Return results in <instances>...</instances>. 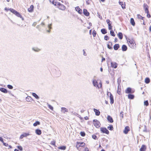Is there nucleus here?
<instances>
[{"instance_id": "f257e3e1", "label": "nucleus", "mask_w": 151, "mask_h": 151, "mask_svg": "<svg viewBox=\"0 0 151 151\" xmlns=\"http://www.w3.org/2000/svg\"><path fill=\"white\" fill-rule=\"evenodd\" d=\"M127 41L129 47L132 48H134V46L136 45V44L135 43L134 40L132 39H128L127 40Z\"/></svg>"}, {"instance_id": "f03ea898", "label": "nucleus", "mask_w": 151, "mask_h": 151, "mask_svg": "<svg viewBox=\"0 0 151 151\" xmlns=\"http://www.w3.org/2000/svg\"><path fill=\"white\" fill-rule=\"evenodd\" d=\"M11 12L15 14L17 17H20L22 20H24L23 18L19 12L14 9H11Z\"/></svg>"}, {"instance_id": "7ed1b4c3", "label": "nucleus", "mask_w": 151, "mask_h": 151, "mask_svg": "<svg viewBox=\"0 0 151 151\" xmlns=\"http://www.w3.org/2000/svg\"><path fill=\"white\" fill-rule=\"evenodd\" d=\"M57 3V4L56 6L60 9L62 10H64L66 8L64 5L61 4L59 2H58Z\"/></svg>"}, {"instance_id": "20e7f679", "label": "nucleus", "mask_w": 151, "mask_h": 151, "mask_svg": "<svg viewBox=\"0 0 151 151\" xmlns=\"http://www.w3.org/2000/svg\"><path fill=\"white\" fill-rule=\"evenodd\" d=\"M93 125L97 128H99L100 126V122L97 120H94L93 121Z\"/></svg>"}, {"instance_id": "39448f33", "label": "nucleus", "mask_w": 151, "mask_h": 151, "mask_svg": "<svg viewBox=\"0 0 151 151\" xmlns=\"http://www.w3.org/2000/svg\"><path fill=\"white\" fill-rule=\"evenodd\" d=\"M107 95L108 96L109 95H110V103L111 104H113L114 102V100L113 99V97L112 95V94H111V93L110 92H108Z\"/></svg>"}, {"instance_id": "423d86ee", "label": "nucleus", "mask_w": 151, "mask_h": 151, "mask_svg": "<svg viewBox=\"0 0 151 151\" xmlns=\"http://www.w3.org/2000/svg\"><path fill=\"white\" fill-rule=\"evenodd\" d=\"M134 91L132 90V88L130 87L127 88L125 91V92L127 93H133L134 92Z\"/></svg>"}, {"instance_id": "0eeeda50", "label": "nucleus", "mask_w": 151, "mask_h": 151, "mask_svg": "<svg viewBox=\"0 0 151 151\" xmlns=\"http://www.w3.org/2000/svg\"><path fill=\"white\" fill-rule=\"evenodd\" d=\"M101 131L103 133L107 134H109V131L105 128H101Z\"/></svg>"}, {"instance_id": "6e6552de", "label": "nucleus", "mask_w": 151, "mask_h": 151, "mask_svg": "<svg viewBox=\"0 0 151 151\" xmlns=\"http://www.w3.org/2000/svg\"><path fill=\"white\" fill-rule=\"evenodd\" d=\"M92 83L93 86L96 88H98V83L96 80L95 79H93L92 80Z\"/></svg>"}, {"instance_id": "1a4fd4ad", "label": "nucleus", "mask_w": 151, "mask_h": 151, "mask_svg": "<svg viewBox=\"0 0 151 151\" xmlns=\"http://www.w3.org/2000/svg\"><path fill=\"white\" fill-rule=\"evenodd\" d=\"M144 9H145V12H148V6L146 4H144L143 5Z\"/></svg>"}, {"instance_id": "9d476101", "label": "nucleus", "mask_w": 151, "mask_h": 151, "mask_svg": "<svg viewBox=\"0 0 151 151\" xmlns=\"http://www.w3.org/2000/svg\"><path fill=\"white\" fill-rule=\"evenodd\" d=\"M107 119L108 120L110 123H112L113 122V119L112 117H111L110 116H108Z\"/></svg>"}, {"instance_id": "9b49d317", "label": "nucleus", "mask_w": 151, "mask_h": 151, "mask_svg": "<svg viewBox=\"0 0 151 151\" xmlns=\"http://www.w3.org/2000/svg\"><path fill=\"white\" fill-rule=\"evenodd\" d=\"M129 127L128 126H127L125 127L124 130V133L125 134H127L129 131Z\"/></svg>"}, {"instance_id": "f8f14e48", "label": "nucleus", "mask_w": 151, "mask_h": 151, "mask_svg": "<svg viewBox=\"0 0 151 151\" xmlns=\"http://www.w3.org/2000/svg\"><path fill=\"white\" fill-rule=\"evenodd\" d=\"M75 9L79 14H81L82 13V10L80 9L79 6L76 7Z\"/></svg>"}, {"instance_id": "ddd939ff", "label": "nucleus", "mask_w": 151, "mask_h": 151, "mask_svg": "<svg viewBox=\"0 0 151 151\" xmlns=\"http://www.w3.org/2000/svg\"><path fill=\"white\" fill-rule=\"evenodd\" d=\"M111 66L112 68H116L117 67V63L115 62H111Z\"/></svg>"}, {"instance_id": "4468645a", "label": "nucleus", "mask_w": 151, "mask_h": 151, "mask_svg": "<svg viewBox=\"0 0 151 151\" xmlns=\"http://www.w3.org/2000/svg\"><path fill=\"white\" fill-rule=\"evenodd\" d=\"M146 148V146L144 145H143L140 149V151H145Z\"/></svg>"}, {"instance_id": "2eb2a0df", "label": "nucleus", "mask_w": 151, "mask_h": 151, "mask_svg": "<svg viewBox=\"0 0 151 151\" xmlns=\"http://www.w3.org/2000/svg\"><path fill=\"white\" fill-rule=\"evenodd\" d=\"M83 13L86 16H88L89 15V13L86 9H84L83 10Z\"/></svg>"}, {"instance_id": "dca6fc26", "label": "nucleus", "mask_w": 151, "mask_h": 151, "mask_svg": "<svg viewBox=\"0 0 151 151\" xmlns=\"http://www.w3.org/2000/svg\"><path fill=\"white\" fill-rule=\"evenodd\" d=\"M33 5H31L30 7L28 9V12H32L33 11Z\"/></svg>"}, {"instance_id": "f3484780", "label": "nucleus", "mask_w": 151, "mask_h": 151, "mask_svg": "<svg viewBox=\"0 0 151 151\" xmlns=\"http://www.w3.org/2000/svg\"><path fill=\"white\" fill-rule=\"evenodd\" d=\"M0 91L4 93H6L7 92V91L6 89L3 88H0Z\"/></svg>"}, {"instance_id": "a211bd4d", "label": "nucleus", "mask_w": 151, "mask_h": 151, "mask_svg": "<svg viewBox=\"0 0 151 151\" xmlns=\"http://www.w3.org/2000/svg\"><path fill=\"white\" fill-rule=\"evenodd\" d=\"M125 3L124 4H123V2H119V4L121 5L122 6V8L123 9H124L125 8Z\"/></svg>"}, {"instance_id": "6ab92c4d", "label": "nucleus", "mask_w": 151, "mask_h": 151, "mask_svg": "<svg viewBox=\"0 0 151 151\" xmlns=\"http://www.w3.org/2000/svg\"><path fill=\"white\" fill-rule=\"evenodd\" d=\"M94 111L95 112V114L97 116H99L100 114V111L96 109H93Z\"/></svg>"}, {"instance_id": "aec40b11", "label": "nucleus", "mask_w": 151, "mask_h": 151, "mask_svg": "<svg viewBox=\"0 0 151 151\" xmlns=\"http://www.w3.org/2000/svg\"><path fill=\"white\" fill-rule=\"evenodd\" d=\"M119 47V44H116L114 46V48L115 50H117Z\"/></svg>"}, {"instance_id": "412c9836", "label": "nucleus", "mask_w": 151, "mask_h": 151, "mask_svg": "<svg viewBox=\"0 0 151 151\" xmlns=\"http://www.w3.org/2000/svg\"><path fill=\"white\" fill-rule=\"evenodd\" d=\"M127 47L125 45H123L122 46V50L123 51H125L127 50Z\"/></svg>"}, {"instance_id": "4be33fe9", "label": "nucleus", "mask_w": 151, "mask_h": 151, "mask_svg": "<svg viewBox=\"0 0 151 151\" xmlns=\"http://www.w3.org/2000/svg\"><path fill=\"white\" fill-rule=\"evenodd\" d=\"M61 109V111L63 113H65L66 112H67L68 111V109L62 107Z\"/></svg>"}, {"instance_id": "5701e85b", "label": "nucleus", "mask_w": 151, "mask_h": 151, "mask_svg": "<svg viewBox=\"0 0 151 151\" xmlns=\"http://www.w3.org/2000/svg\"><path fill=\"white\" fill-rule=\"evenodd\" d=\"M35 133L36 134L38 135H40L41 134V130L39 129H37L35 130Z\"/></svg>"}, {"instance_id": "b1692460", "label": "nucleus", "mask_w": 151, "mask_h": 151, "mask_svg": "<svg viewBox=\"0 0 151 151\" xmlns=\"http://www.w3.org/2000/svg\"><path fill=\"white\" fill-rule=\"evenodd\" d=\"M26 100L27 101H32L33 99L30 96H28L26 98Z\"/></svg>"}, {"instance_id": "393cba45", "label": "nucleus", "mask_w": 151, "mask_h": 151, "mask_svg": "<svg viewBox=\"0 0 151 151\" xmlns=\"http://www.w3.org/2000/svg\"><path fill=\"white\" fill-rule=\"evenodd\" d=\"M32 96H34L36 99H38L39 97L35 93H32Z\"/></svg>"}, {"instance_id": "a878e982", "label": "nucleus", "mask_w": 151, "mask_h": 151, "mask_svg": "<svg viewBox=\"0 0 151 151\" xmlns=\"http://www.w3.org/2000/svg\"><path fill=\"white\" fill-rule=\"evenodd\" d=\"M118 36L119 37V38L121 40L123 38V35L122 33L121 32H119L118 34Z\"/></svg>"}, {"instance_id": "bb28decb", "label": "nucleus", "mask_w": 151, "mask_h": 151, "mask_svg": "<svg viewBox=\"0 0 151 151\" xmlns=\"http://www.w3.org/2000/svg\"><path fill=\"white\" fill-rule=\"evenodd\" d=\"M128 97L129 99H133L134 97V96L133 95L129 94L128 95Z\"/></svg>"}, {"instance_id": "cd10ccee", "label": "nucleus", "mask_w": 151, "mask_h": 151, "mask_svg": "<svg viewBox=\"0 0 151 151\" xmlns=\"http://www.w3.org/2000/svg\"><path fill=\"white\" fill-rule=\"evenodd\" d=\"M150 79L149 78H146L145 79V82L146 83H149L150 82Z\"/></svg>"}, {"instance_id": "c85d7f7f", "label": "nucleus", "mask_w": 151, "mask_h": 151, "mask_svg": "<svg viewBox=\"0 0 151 151\" xmlns=\"http://www.w3.org/2000/svg\"><path fill=\"white\" fill-rule=\"evenodd\" d=\"M52 25V24H49L48 25L47 27L49 29V30H47V31L50 33V29H52V27L51 26Z\"/></svg>"}, {"instance_id": "c756f323", "label": "nucleus", "mask_w": 151, "mask_h": 151, "mask_svg": "<svg viewBox=\"0 0 151 151\" xmlns=\"http://www.w3.org/2000/svg\"><path fill=\"white\" fill-rule=\"evenodd\" d=\"M101 32L103 34H105L107 33L106 30L104 28L101 29Z\"/></svg>"}, {"instance_id": "7c9ffc66", "label": "nucleus", "mask_w": 151, "mask_h": 151, "mask_svg": "<svg viewBox=\"0 0 151 151\" xmlns=\"http://www.w3.org/2000/svg\"><path fill=\"white\" fill-rule=\"evenodd\" d=\"M32 50H34V51H35V52H38L40 50L37 47H33L32 48Z\"/></svg>"}, {"instance_id": "2f4dec72", "label": "nucleus", "mask_w": 151, "mask_h": 151, "mask_svg": "<svg viewBox=\"0 0 151 151\" xmlns=\"http://www.w3.org/2000/svg\"><path fill=\"white\" fill-rule=\"evenodd\" d=\"M130 23L132 25L134 26L135 25V23L133 18H131L130 19Z\"/></svg>"}, {"instance_id": "473e14b6", "label": "nucleus", "mask_w": 151, "mask_h": 151, "mask_svg": "<svg viewBox=\"0 0 151 151\" xmlns=\"http://www.w3.org/2000/svg\"><path fill=\"white\" fill-rule=\"evenodd\" d=\"M40 122L39 121H36V122L33 124V126L35 127L37 125H40Z\"/></svg>"}, {"instance_id": "72a5a7b5", "label": "nucleus", "mask_w": 151, "mask_h": 151, "mask_svg": "<svg viewBox=\"0 0 151 151\" xmlns=\"http://www.w3.org/2000/svg\"><path fill=\"white\" fill-rule=\"evenodd\" d=\"M120 116L121 117V119H122L124 117V112L123 111H121L120 114Z\"/></svg>"}, {"instance_id": "f704fd0d", "label": "nucleus", "mask_w": 151, "mask_h": 151, "mask_svg": "<svg viewBox=\"0 0 151 151\" xmlns=\"http://www.w3.org/2000/svg\"><path fill=\"white\" fill-rule=\"evenodd\" d=\"M107 128L110 130H112L113 129V127L112 125H110L107 127Z\"/></svg>"}, {"instance_id": "c9c22d12", "label": "nucleus", "mask_w": 151, "mask_h": 151, "mask_svg": "<svg viewBox=\"0 0 151 151\" xmlns=\"http://www.w3.org/2000/svg\"><path fill=\"white\" fill-rule=\"evenodd\" d=\"M110 34L111 36L113 37L115 36V35L114 34V32L112 30L110 31Z\"/></svg>"}, {"instance_id": "e433bc0d", "label": "nucleus", "mask_w": 151, "mask_h": 151, "mask_svg": "<svg viewBox=\"0 0 151 151\" xmlns=\"http://www.w3.org/2000/svg\"><path fill=\"white\" fill-rule=\"evenodd\" d=\"M102 87V83L101 81H100L99 84V85H98V88L99 89L101 88Z\"/></svg>"}, {"instance_id": "4c0bfd02", "label": "nucleus", "mask_w": 151, "mask_h": 151, "mask_svg": "<svg viewBox=\"0 0 151 151\" xmlns=\"http://www.w3.org/2000/svg\"><path fill=\"white\" fill-rule=\"evenodd\" d=\"M144 104L146 106H148L149 105V103H148V101L147 100L145 101L144 102Z\"/></svg>"}, {"instance_id": "58836bf2", "label": "nucleus", "mask_w": 151, "mask_h": 151, "mask_svg": "<svg viewBox=\"0 0 151 151\" xmlns=\"http://www.w3.org/2000/svg\"><path fill=\"white\" fill-rule=\"evenodd\" d=\"M66 147L65 146H63L60 147L59 148L62 150H65L66 149Z\"/></svg>"}, {"instance_id": "ea45409f", "label": "nucleus", "mask_w": 151, "mask_h": 151, "mask_svg": "<svg viewBox=\"0 0 151 151\" xmlns=\"http://www.w3.org/2000/svg\"><path fill=\"white\" fill-rule=\"evenodd\" d=\"M22 134L23 135V137H26L27 136L29 135V133H24Z\"/></svg>"}, {"instance_id": "a19ab883", "label": "nucleus", "mask_w": 151, "mask_h": 151, "mask_svg": "<svg viewBox=\"0 0 151 151\" xmlns=\"http://www.w3.org/2000/svg\"><path fill=\"white\" fill-rule=\"evenodd\" d=\"M47 105L48 106V107L52 110H53V107L50 105L48 103H47Z\"/></svg>"}, {"instance_id": "79ce46f5", "label": "nucleus", "mask_w": 151, "mask_h": 151, "mask_svg": "<svg viewBox=\"0 0 151 151\" xmlns=\"http://www.w3.org/2000/svg\"><path fill=\"white\" fill-rule=\"evenodd\" d=\"M52 0V3L53 4H54L55 6H56L57 4V2H55L54 1V0ZM50 2L51 1V0H50Z\"/></svg>"}, {"instance_id": "37998d69", "label": "nucleus", "mask_w": 151, "mask_h": 151, "mask_svg": "<svg viewBox=\"0 0 151 151\" xmlns=\"http://www.w3.org/2000/svg\"><path fill=\"white\" fill-rule=\"evenodd\" d=\"M106 22L108 25V26H110L111 25V23H110V21L109 20L107 19L106 20Z\"/></svg>"}, {"instance_id": "c03bdc74", "label": "nucleus", "mask_w": 151, "mask_h": 151, "mask_svg": "<svg viewBox=\"0 0 151 151\" xmlns=\"http://www.w3.org/2000/svg\"><path fill=\"white\" fill-rule=\"evenodd\" d=\"M137 16L138 18L139 19H142L143 20V19L144 18V17H142V16H141V15H139V14H138L137 15Z\"/></svg>"}, {"instance_id": "a18cd8bd", "label": "nucleus", "mask_w": 151, "mask_h": 151, "mask_svg": "<svg viewBox=\"0 0 151 151\" xmlns=\"http://www.w3.org/2000/svg\"><path fill=\"white\" fill-rule=\"evenodd\" d=\"M80 134L83 137H84L85 135V133L84 132H81L80 133Z\"/></svg>"}, {"instance_id": "49530a36", "label": "nucleus", "mask_w": 151, "mask_h": 151, "mask_svg": "<svg viewBox=\"0 0 151 151\" xmlns=\"http://www.w3.org/2000/svg\"><path fill=\"white\" fill-rule=\"evenodd\" d=\"M79 146L81 147H83L85 145V144L84 142H81V143H80Z\"/></svg>"}, {"instance_id": "de8ad7c7", "label": "nucleus", "mask_w": 151, "mask_h": 151, "mask_svg": "<svg viewBox=\"0 0 151 151\" xmlns=\"http://www.w3.org/2000/svg\"><path fill=\"white\" fill-rule=\"evenodd\" d=\"M7 87L10 89H12L13 88V87L10 85H7Z\"/></svg>"}, {"instance_id": "09e8293b", "label": "nucleus", "mask_w": 151, "mask_h": 151, "mask_svg": "<svg viewBox=\"0 0 151 151\" xmlns=\"http://www.w3.org/2000/svg\"><path fill=\"white\" fill-rule=\"evenodd\" d=\"M5 10H6V11H8L9 10H10L11 12V9H7L6 8H5L4 9Z\"/></svg>"}, {"instance_id": "8fccbe9b", "label": "nucleus", "mask_w": 151, "mask_h": 151, "mask_svg": "<svg viewBox=\"0 0 151 151\" xmlns=\"http://www.w3.org/2000/svg\"><path fill=\"white\" fill-rule=\"evenodd\" d=\"M92 34L94 37H95L96 35V31L95 30H93V31Z\"/></svg>"}, {"instance_id": "3c124183", "label": "nucleus", "mask_w": 151, "mask_h": 151, "mask_svg": "<svg viewBox=\"0 0 151 151\" xmlns=\"http://www.w3.org/2000/svg\"><path fill=\"white\" fill-rule=\"evenodd\" d=\"M17 148L19 149L20 151H22L23 150L21 146H18L17 147Z\"/></svg>"}, {"instance_id": "603ef678", "label": "nucleus", "mask_w": 151, "mask_h": 151, "mask_svg": "<svg viewBox=\"0 0 151 151\" xmlns=\"http://www.w3.org/2000/svg\"><path fill=\"white\" fill-rule=\"evenodd\" d=\"M92 138L95 139H97V136L96 135H93L92 136Z\"/></svg>"}, {"instance_id": "864d4df0", "label": "nucleus", "mask_w": 151, "mask_h": 151, "mask_svg": "<svg viewBox=\"0 0 151 151\" xmlns=\"http://www.w3.org/2000/svg\"><path fill=\"white\" fill-rule=\"evenodd\" d=\"M104 39L106 40H108L109 39V37L107 35H106L104 36Z\"/></svg>"}, {"instance_id": "5fc2aeb1", "label": "nucleus", "mask_w": 151, "mask_h": 151, "mask_svg": "<svg viewBox=\"0 0 151 151\" xmlns=\"http://www.w3.org/2000/svg\"><path fill=\"white\" fill-rule=\"evenodd\" d=\"M146 13H147V17L149 18H150L151 17L150 15V14L149 13V12L148 11V12H145Z\"/></svg>"}, {"instance_id": "6e6d98bb", "label": "nucleus", "mask_w": 151, "mask_h": 151, "mask_svg": "<svg viewBox=\"0 0 151 151\" xmlns=\"http://www.w3.org/2000/svg\"><path fill=\"white\" fill-rule=\"evenodd\" d=\"M107 47L109 49H112V47L110 46V45L109 44H107Z\"/></svg>"}, {"instance_id": "4d7b16f0", "label": "nucleus", "mask_w": 151, "mask_h": 151, "mask_svg": "<svg viewBox=\"0 0 151 151\" xmlns=\"http://www.w3.org/2000/svg\"><path fill=\"white\" fill-rule=\"evenodd\" d=\"M51 144L52 145L55 146V142L54 141H52L51 142Z\"/></svg>"}, {"instance_id": "13d9d810", "label": "nucleus", "mask_w": 151, "mask_h": 151, "mask_svg": "<svg viewBox=\"0 0 151 151\" xmlns=\"http://www.w3.org/2000/svg\"><path fill=\"white\" fill-rule=\"evenodd\" d=\"M3 144L5 146H8V144L7 143H4V142H3Z\"/></svg>"}, {"instance_id": "bf43d9fd", "label": "nucleus", "mask_w": 151, "mask_h": 151, "mask_svg": "<svg viewBox=\"0 0 151 151\" xmlns=\"http://www.w3.org/2000/svg\"><path fill=\"white\" fill-rule=\"evenodd\" d=\"M0 141H1L2 143L3 142H4L3 138L1 137H0Z\"/></svg>"}, {"instance_id": "052dcab7", "label": "nucleus", "mask_w": 151, "mask_h": 151, "mask_svg": "<svg viewBox=\"0 0 151 151\" xmlns=\"http://www.w3.org/2000/svg\"><path fill=\"white\" fill-rule=\"evenodd\" d=\"M83 55L84 56H86V52H85V51L84 50H83Z\"/></svg>"}, {"instance_id": "680f3d73", "label": "nucleus", "mask_w": 151, "mask_h": 151, "mask_svg": "<svg viewBox=\"0 0 151 151\" xmlns=\"http://www.w3.org/2000/svg\"><path fill=\"white\" fill-rule=\"evenodd\" d=\"M143 131L144 132H147V129L146 128V126H145V129L143 130Z\"/></svg>"}, {"instance_id": "e2e57ef3", "label": "nucleus", "mask_w": 151, "mask_h": 151, "mask_svg": "<svg viewBox=\"0 0 151 151\" xmlns=\"http://www.w3.org/2000/svg\"><path fill=\"white\" fill-rule=\"evenodd\" d=\"M98 15L99 16V18H100L101 19H102V17L100 15V14H99L98 12Z\"/></svg>"}, {"instance_id": "0e129e2a", "label": "nucleus", "mask_w": 151, "mask_h": 151, "mask_svg": "<svg viewBox=\"0 0 151 151\" xmlns=\"http://www.w3.org/2000/svg\"><path fill=\"white\" fill-rule=\"evenodd\" d=\"M37 24V22H35L33 23L32 24V26H35Z\"/></svg>"}, {"instance_id": "69168bd1", "label": "nucleus", "mask_w": 151, "mask_h": 151, "mask_svg": "<svg viewBox=\"0 0 151 151\" xmlns=\"http://www.w3.org/2000/svg\"><path fill=\"white\" fill-rule=\"evenodd\" d=\"M84 151H89V150L88 148L86 147L84 149Z\"/></svg>"}, {"instance_id": "338daca9", "label": "nucleus", "mask_w": 151, "mask_h": 151, "mask_svg": "<svg viewBox=\"0 0 151 151\" xmlns=\"http://www.w3.org/2000/svg\"><path fill=\"white\" fill-rule=\"evenodd\" d=\"M109 30H111L112 29V26L110 25V26H109Z\"/></svg>"}, {"instance_id": "774afa93", "label": "nucleus", "mask_w": 151, "mask_h": 151, "mask_svg": "<svg viewBox=\"0 0 151 151\" xmlns=\"http://www.w3.org/2000/svg\"><path fill=\"white\" fill-rule=\"evenodd\" d=\"M86 2L87 4H89V0H86Z\"/></svg>"}]
</instances>
